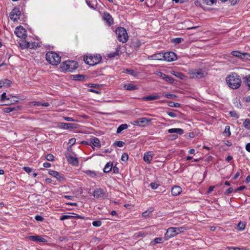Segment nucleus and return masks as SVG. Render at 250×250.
Wrapping results in <instances>:
<instances>
[{
	"label": "nucleus",
	"mask_w": 250,
	"mask_h": 250,
	"mask_svg": "<svg viewBox=\"0 0 250 250\" xmlns=\"http://www.w3.org/2000/svg\"><path fill=\"white\" fill-rule=\"evenodd\" d=\"M243 125L247 129H250V119L248 118L245 120Z\"/></svg>",
	"instance_id": "nucleus-34"
},
{
	"label": "nucleus",
	"mask_w": 250,
	"mask_h": 250,
	"mask_svg": "<svg viewBox=\"0 0 250 250\" xmlns=\"http://www.w3.org/2000/svg\"><path fill=\"white\" fill-rule=\"evenodd\" d=\"M205 1V3L208 5H211L213 4H214L215 2H216V0H204Z\"/></svg>",
	"instance_id": "nucleus-50"
},
{
	"label": "nucleus",
	"mask_w": 250,
	"mask_h": 250,
	"mask_svg": "<svg viewBox=\"0 0 250 250\" xmlns=\"http://www.w3.org/2000/svg\"><path fill=\"white\" fill-rule=\"evenodd\" d=\"M78 66V63L76 62L67 61L61 63V68L63 70L72 72L77 68Z\"/></svg>",
	"instance_id": "nucleus-5"
},
{
	"label": "nucleus",
	"mask_w": 250,
	"mask_h": 250,
	"mask_svg": "<svg viewBox=\"0 0 250 250\" xmlns=\"http://www.w3.org/2000/svg\"><path fill=\"white\" fill-rule=\"evenodd\" d=\"M73 124L66 123H61L59 124V127L63 129H68L73 128Z\"/></svg>",
	"instance_id": "nucleus-25"
},
{
	"label": "nucleus",
	"mask_w": 250,
	"mask_h": 250,
	"mask_svg": "<svg viewBox=\"0 0 250 250\" xmlns=\"http://www.w3.org/2000/svg\"><path fill=\"white\" fill-rule=\"evenodd\" d=\"M188 229L186 226H182L181 227H170L167 229V232L165 234L166 240H168L180 233L185 232Z\"/></svg>",
	"instance_id": "nucleus-2"
},
{
	"label": "nucleus",
	"mask_w": 250,
	"mask_h": 250,
	"mask_svg": "<svg viewBox=\"0 0 250 250\" xmlns=\"http://www.w3.org/2000/svg\"><path fill=\"white\" fill-rule=\"evenodd\" d=\"M240 59L245 61H250V54L248 53H242Z\"/></svg>",
	"instance_id": "nucleus-30"
},
{
	"label": "nucleus",
	"mask_w": 250,
	"mask_h": 250,
	"mask_svg": "<svg viewBox=\"0 0 250 250\" xmlns=\"http://www.w3.org/2000/svg\"><path fill=\"white\" fill-rule=\"evenodd\" d=\"M153 156V153L152 151H148L145 153L144 155V160L147 163L150 164Z\"/></svg>",
	"instance_id": "nucleus-13"
},
{
	"label": "nucleus",
	"mask_w": 250,
	"mask_h": 250,
	"mask_svg": "<svg viewBox=\"0 0 250 250\" xmlns=\"http://www.w3.org/2000/svg\"><path fill=\"white\" fill-rule=\"evenodd\" d=\"M128 159V155L127 153H124L122 154L121 159L123 161H126Z\"/></svg>",
	"instance_id": "nucleus-52"
},
{
	"label": "nucleus",
	"mask_w": 250,
	"mask_h": 250,
	"mask_svg": "<svg viewBox=\"0 0 250 250\" xmlns=\"http://www.w3.org/2000/svg\"><path fill=\"white\" fill-rule=\"evenodd\" d=\"M67 160L70 164L74 166H78L79 164L78 159L76 157L71 156H67Z\"/></svg>",
	"instance_id": "nucleus-23"
},
{
	"label": "nucleus",
	"mask_w": 250,
	"mask_h": 250,
	"mask_svg": "<svg viewBox=\"0 0 250 250\" xmlns=\"http://www.w3.org/2000/svg\"><path fill=\"white\" fill-rule=\"evenodd\" d=\"M244 82L249 87H250V74L244 78Z\"/></svg>",
	"instance_id": "nucleus-41"
},
{
	"label": "nucleus",
	"mask_w": 250,
	"mask_h": 250,
	"mask_svg": "<svg viewBox=\"0 0 250 250\" xmlns=\"http://www.w3.org/2000/svg\"><path fill=\"white\" fill-rule=\"evenodd\" d=\"M226 81L228 85L232 89L238 88L242 82L240 76L235 73H233L227 76Z\"/></svg>",
	"instance_id": "nucleus-1"
},
{
	"label": "nucleus",
	"mask_w": 250,
	"mask_h": 250,
	"mask_svg": "<svg viewBox=\"0 0 250 250\" xmlns=\"http://www.w3.org/2000/svg\"><path fill=\"white\" fill-rule=\"evenodd\" d=\"M23 169L28 173H30L32 171V169L27 167H24Z\"/></svg>",
	"instance_id": "nucleus-59"
},
{
	"label": "nucleus",
	"mask_w": 250,
	"mask_h": 250,
	"mask_svg": "<svg viewBox=\"0 0 250 250\" xmlns=\"http://www.w3.org/2000/svg\"><path fill=\"white\" fill-rule=\"evenodd\" d=\"M35 219H36V220L38 221H40V222H42L43 221L44 218L41 215H37L35 216Z\"/></svg>",
	"instance_id": "nucleus-56"
},
{
	"label": "nucleus",
	"mask_w": 250,
	"mask_h": 250,
	"mask_svg": "<svg viewBox=\"0 0 250 250\" xmlns=\"http://www.w3.org/2000/svg\"><path fill=\"white\" fill-rule=\"evenodd\" d=\"M190 77L192 79H201L205 77L206 75L203 70L192 69L189 71Z\"/></svg>",
	"instance_id": "nucleus-7"
},
{
	"label": "nucleus",
	"mask_w": 250,
	"mask_h": 250,
	"mask_svg": "<svg viewBox=\"0 0 250 250\" xmlns=\"http://www.w3.org/2000/svg\"><path fill=\"white\" fill-rule=\"evenodd\" d=\"M163 53H159L153 54L148 57V59L149 60H163Z\"/></svg>",
	"instance_id": "nucleus-16"
},
{
	"label": "nucleus",
	"mask_w": 250,
	"mask_h": 250,
	"mask_svg": "<svg viewBox=\"0 0 250 250\" xmlns=\"http://www.w3.org/2000/svg\"><path fill=\"white\" fill-rule=\"evenodd\" d=\"M119 41L123 43L126 42L128 40V35L126 30L122 27H118L115 31Z\"/></svg>",
	"instance_id": "nucleus-6"
},
{
	"label": "nucleus",
	"mask_w": 250,
	"mask_h": 250,
	"mask_svg": "<svg viewBox=\"0 0 250 250\" xmlns=\"http://www.w3.org/2000/svg\"><path fill=\"white\" fill-rule=\"evenodd\" d=\"M150 185L151 188L153 189H157L159 186V185L156 183H151Z\"/></svg>",
	"instance_id": "nucleus-54"
},
{
	"label": "nucleus",
	"mask_w": 250,
	"mask_h": 250,
	"mask_svg": "<svg viewBox=\"0 0 250 250\" xmlns=\"http://www.w3.org/2000/svg\"><path fill=\"white\" fill-rule=\"evenodd\" d=\"M146 233L145 231H139L135 234V236L136 238L144 237L146 236Z\"/></svg>",
	"instance_id": "nucleus-37"
},
{
	"label": "nucleus",
	"mask_w": 250,
	"mask_h": 250,
	"mask_svg": "<svg viewBox=\"0 0 250 250\" xmlns=\"http://www.w3.org/2000/svg\"><path fill=\"white\" fill-rule=\"evenodd\" d=\"M92 225L94 227H100L102 225V222L101 221L97 220V221H94L92 222Z\"/></svg>",
	"instance_id": "nucleus-51"
},
{
	"label": "nucleus",
	"mask_w": 250,
	"mask_h": 250,
	"mask_svg": "<svg viewBox=\"0 0 250 250\" xmlns=\"http://www.w3.org/2000/svg\"><path fill=\"white\" fill-rule=\"evenodd\" d=\"M119 51V49L118 48H116V50L115 52H114L113 53H109L108 54L107 56H108V57H109L110 58H113V57L118 55Z\"/></svg>",
	"instance_id": "nucleus-36"
},
{
	"label": "nucleus",
	"mask_w": 250,
	"mask_h": 250,
	"mask_svg": "<svg viewBox=\"0 0 250 250\" xmlns=\"http://www.w3.org/2000/svg\"><path fill=\"white\" fill-rule=\"evenodd\" d=\"M167 113L168 116L172 118H175L177 116V115L175 113L173 112L167 111Z\"/></svg>",
	"instance_id": "nucleus-55"
},
{
	"label": "nucleus",
	"mask_w": 250,
	"mask_h": 250,
	"mask_svg": "<svg viewBox=\"0 0 250 250\" xmlns=\"http://www.w3.org/2000/svg\"><path fill=\"white\" fill-rule=\"evenodd\" d=\"M184 41L182 38H176L172 40V42L175 43H180Z\"/></svg>",
	"instance_id": "nucleus-46"
},
{
	"label": "nucleus",
	"mask_w": 250,
	"mask_h": 250,
	"mask_svg": "<svg viewBox=\"0 0 250 250\" xmlns=\"http://www.w3.org/2000/svg\"><path fill=\"white\" fill-rule=\"evenodd\" d=\"M84 172L87 174V175H88L89 176H90L91 178H94L96 176V173H95V171H91V170H86V171H84Z\"/></svg>",
	"instance_id": "nucleus-33"
},
{
	"label": "nucleus",
	"mask_w": 250,
	"mask_h": 250,
	"mask_svg": "<svg viewBox=\"0 0 250 250\" xmlns=\"http://www.w3.org/2000/svg\"><path fill=\"white\" fill-rule=\"evenodd\" d=\"M151 119L146 117L141 118L138 119L136 121V125H137L141 126L144 123H148L151 121Z\"/></svg>",
	"instance_id": "nucleus-21"
},
{
	"label": "nucleus",
	"mask_w": 250,
	"mask_h": 250,
	"mask_svg": "<svg viewBox=\"0 0 250 250\" xmlns=\"http://www.w3.org/2000/svg\"><path fill=\"white\" fill-rule=\"evenodd\" d=\"M76 143V139L75 138H71L69 140L68 144L70 145V146H73Z\"/></svg>",
	"instance_id": "nucleus-58"
},
{
	"label": "nucleus",
	"mask_w": 250,
	"mask_h": 250,
	"mask_svg": "<svg viewBox=\"0 0 250 250\" xmlns=\"http://www.w3.org/2000/svg\"><path fill=\"white\" fill-rule=\"evenodd\" d=\"M123 88L127 90H135L138 89V87L136 85L131 83L125 84L123 85Z\"/></svg>",
	"instance_id": "nucleus-24"
},
{
	"label": "nucleus",
	"mask_w": 250,
	"mask_h": 250,
	"mask_svg": "<svg viewBox=\"0 0 250 250\" xmlns=\"http://www.w3.org/2000/svg\"><path fill=\"white\" fill-rule=\"evenodd\" d=\"M182 192V188L179 186H174L171 189V194L173 196H177Z\"/></svg>",
	"instance_id": "nucleus-22"
},
{
	"label": "nucleus",
	"mask_w": 250,
	"mask_h": 250,
	"mask_svg": "<svg viewBox=\"0 0 250 250\" xmlns=\"http://www.w3.org/2000/svg\"><path fill=\"white\" fill-rule=\"evenodd\" d=\"M5 86H9L11 84V82L8 79H3Z\"/></svg>",
	"instance_id": "nucleus-64"
},
{
	"label": "nucleus",
	"mask_w": 250,
	"mask_h": 250,
	"mask_svg": "<svg viewBox=\"0 0 250 250\" xmlns=\"http://www.w3.org/2000/svg\"><path fill=\"white\" fill-rule=\"evenodd\" d=\"M86 144L89 145H92L93 146L97 147H100L101 146L99 139L96 137H93L91 138L89 140V143Z\"/></svg>",
	"instance_id": "nucleus-15"
},
{
	"label": "nucleus",
	"mask_w": 250,
	"mask_h": 250,
	"mask_svg": "<svg viewBox=\"0 0 250 250\" xmlns=\"http://www.w3.org/2000/svg\"><path fill=\"white\" fill-rule=\"evenodd\" d=\"M123 72L124 73H127V74H129L132 76H135L136 75V73L134 72V71L132 69H124V70L123 71Z\"/></svg>",
	"instance_id": "nucleus-38"
},
{
	"label": "nucleus",
	"mask_w": 250,
	"mask_h": 250,
	"mask_svg": "<svg viewBox=\"0 0 250 250\" xmlns=\"http://www.w3.org/2000/svg\"><path fill=\"white\" fill-rule=\"evenodd\" d=\"M163 60L167 62H172L177 59L176 54L173 52H167L163 53Z\"/></svg>",
	"instance_id": "nucleus-8"
},
{
	"label": "nucleus",
	"mask_w": 250,
	"mask_h": 250,
	"mask_svg": "<svg viewBox=\"0 0 250 250\" xmlns=\"http://www.w3.org/2000/svg\"><path fill=\"white\" fill-rule=\"evenodd\" d=\"M237 227L240 230H242L245 228V224L241 222H240L237 225Z\"/></svg>",
	"instance_id": "nucleus-48"
},
{
	"label": "nucleus",
	"mask_w": 250,
	"mask_h": 250,
	"mask_svg": "<svg viewBox=\"0 0 250 250\" xmlns=\"http://www.w3.org/2000/svg\"><path fill=\"white\" fill-rule=\"evenodd\" d=\"M128 128L127 124H122L117 129V133H120L123 130L126 129Z\"/></svg>",
	"instance_id": "nucleus-29"
},
{
	"label": "nucleus",
	"mask_w": 250,
	"mask_h": 250,
	"mask_svg": "<svg viewBox=\"0 0 250 250\" xmlns=\"http://www.w3.org/2000/svg\"><path fill=\"white\" fill-rule=\"evenodd\" d=\"M31 104L34 106H43L46 107L49 106L50 105V104L47 102L42 103L37 101L32 102Z\"/></svg>",
	"instance_id": "nucleus-28"
},
{
	"label": "nucleus",
	"mask_w": 250,
	"mask_h": 250,
	"mask_svg": "<svg viewBox=\"0 0 250 250\" xmlns=\"http://www.w3.org/2000/svg\"><path fill=\"white\" fill-rule=\"evenodd\" d=\"M85 1L86 4L90 8L95 9V7H94V4L91 3V2L90 1H88V0H85Z\"/></svg>",
	"instance_id": "nucleus-57"
},
{
	"label": "nucleus",
	"mask_w": 250,
	"mask_h": 250,
	"mask_svg": "<svg viewBox=\"0 0 250 250\" xmlns=\"http://www.w3.org/2000/svg\"><path fill=\"white\" fill-rule=\"evenodd\" d=\"M48 173L49 175L56 178L59 181H62L64 180V178L63 175L58 171L49 170Z\"/></svg>",
	"instance_id": "nucleus-12"
},
{
	"label": "nucleus",
	"mask_w": 250,
	"mask_h": 250,
	"mask_svg": "<svg viewBox=\"0 0 250 250\" xmlns=\"http://www.w3.org/2000/svg\"><path fill=\"white\" fill-rule=\"evenodd\" d=\"M125 143L123 141H116L114 143V145L118 147H122L123 146Z\"/></svg>",
	"instance_id": "nucleus-49"
},
{
	"label": "nucleus",
	"mask_w": 250,
	"mask_h": 250,
	"mask_svg": "<svg viewBox=\"0 0 250 250\" xmlns=\"http://www.w3.org/2000/svg\"><path fill=\"white\" fill-rule=\"evenodd\" d=\"M21 12L18 8H14L10 14V17L11 20L17 21L20 19Z\"/></svg>",
	"instance_id": "nucleus-10"
},
{
	"label": "nucleus",
	"mask_w": 250,
	"mask_h": 250,
	"mask_svg": "<svg viewBox=\"0 0 250 250\" xmlns=\"http://www.w3.org/2000/svg\"><path fill=\"white\" fill-rule=\"evenodd\" d=\"M0 100L1 101H5V100H9L10 97H7L6 96V94L5 92L3 93L0 97Z\"/></svg>",
	"instance_id": "nucleus-44"
},
{
	"label": "nucleus",
	"mask_w": 250,
	"mask_h": 250,
	"mask_svg": "<svg viewBox=\"0 0 250 250\" xmlns=\"http://www.w3.org/2000/svg\"><path fill=\"white\" fill-rule=\"evenodd\" d=\"M242 53L238 51H233L231 52V54L235 57L237 58H241Z\"/></svg>",
	"instance_id": "nucleus-42"
},
{
	"label": "nucleus",
	"mask_w": 250,
	"mask_h": 250,
	"mask_svg": "<svg viewBox=\"0 0 250 250\" xmlns=\"http://www.w3.org/2000/svg\"><path fill=\"white\" fill-rule=\"evenodd\" d=\"M163 96L168 99H174L177 97L175 95L170 94V93H166L163 95Z\"/></svg>",
	"instance_id": "nucleus-40"
},
{
	"label": "nucleus",
	"mask_w": 250,
	"mask_h": 250,
	"mask_svg": "<svg viewBox=\"0 0 250 250\" xmlns=\"http://www.w3.org/2000/svg\"><path fill=\"white\" fill-rule=\"evenodd\" d=\"M101 59L102 57L100 55H89L88 56H85L83 57L84 62L86 64L90 65H94L98 64L100 62Z\"/></svg>",
	"instance_id": "nucleus-4"
},
{
	"label": "nucleus",
	"mask_w": 250,
	"mask_h": 250,
	"mask_svg": "<svg viewBox=\"0 0 250 250\" xmlns=\"http://www.w3.org/2000/svg\"><path fill=\"white\" fill-rule=\"evenodd\" d=\"M184 133V130L181 128H176L175 133L182 135Z\"/></svg>",
	"instance_id": "nucleus-60"
},
{
	"label": "nucleus",
	"mask_w": 250,
	"mask_h": 250,
	"mask_svg": "<svg viewBox=\"0 0 250 250\" xmlns=\"http://www.w3.org/2000/svg\"><path fill=\"white\" fill-rule=\"evenodd\" d=\"M103 18L109 26L113 24V19L108 13L104 12L103 14Z\"/></svg>",
	"instance_id": "nucleus-14"
},
{
	"label": "nucleus",
	"mask_w": 250,
	"mask_h": 250,
	"mask_svg": "<svg viewBox=\"0 0 250 250\" xmlns=\"http://www.w3.org/2000/svg\"><path fill=\"white\" fill-rule=\"evenodd\" d=\"M73 79L77 81H82L84 79V76L83 75H75L73 76Z\"/></svg>",
	"instance_id": "nucleus-35"
},
{
	"label": "nucleus",
	"mask_w": 250,
	"mask_h": 250,
	"mask_svg": "<svg viewBox=\"0 0 250 250\" xmlns=\"http://www.w3.org/2000/svg\"><path fill=\"white\" fill-rule=\"evenodd\" d=\"M93 195L94 197L98 198H104L105 196V192L104 189L101 188H97L93 191Z\"/></svg>",
	"instance_id": "nucleus-11"
},
{
	"label": "nucleus",
	"mask_w": 250,
	"mask_h": 250,
	"mask_svg": "<svg viewBox=\"0 0 250 250\" xmlns=\"http://www.w3.org/2000/svg\"><path fill=\"white\" fill-rule=\"evenodd\" d=\"M161 96L158 94L152 95L148 96H145L142 98V100L145 101H152L159 99Z\"/></svg>",
	"instance_id": "nucleus-20"
},
{
	"label": "nucleus",
	"mask_w": 250,
	"mask_h": 250,
	"mask_svg": "<svg viewBox=\"0 0 250 250\" xmlns=\"http://www.w3.org/2000/svg\"><path fill=\"white\" fill-rule=\"evenodd\" d=\"M223 134L227 137H229L230 136L231 132L230 131V126L229 125H226L225 126Z\"/></svg>",
	"instance_id": "nucleus-31"
},
{
	"label": "nucleus",
	"mask_w": 250,
	"mask_h": 250,
	"mask_svg": "<svg viewBox=\"0 0 250 250\" xmlns=\"http://www.w3.org/2000/svg\"><path fill=\"white\" fill-rule=\"evenodd\" d=\"M154 211V208H149L147 210L144 211L142 214V216L143 217L145 218H146L148 217L150 215V214Z\"/></svg>",
	"instance_id": "nucleus-26"
},
{
	"label": "nucleus",
	"mask_w": 250,
	"mask_h": 250,
	"mask_svg": "<svg viewBox=\"0 0 250 250\" xmlns=\"http://www.w3.org/2000/svg\"><path fill=\"white\" fill-rule=\"evenodd\" d=\"M45 159L49 161H53L54 156L52 154H48L45 156Z\"/></svg>",
	"instance_id": "nucleus-47"
},
{
	"label": "nucleus",
	"mask_w": 250,
	"mask_h": 250,
	"mask_svg": "<svg viewBox=\"0 0 250 250\" xmlns=\"http://www.w3.org/2000/svg\"><path fill=\"white\" fill-rule=\"evenodd\" d=\"M20 109L19 106H12L9 107H6L2 108V111L6 113H10L14 111H18Z\"/></svg>",
	"instance_id": "nucleus-18"
},
{
	"label": "nucleus",
	"mask_w": 250,
	"mask_h": 250,
	"mask_svg": "<svg viewBox=\"0 0 250 250\" xmlns=\"http://www.w3.org/2000/svg\"><path fill=\"white\" fill-rule=\"evenodd\" d=\"M158 76L161 78L162 79L170 83H172L174 82V80L172 77L167 75L162 72H159L158 73Z\"/></svg>",
	"instance_id": "nucleus-17"
},
{
	"label": "nucleus",
	"mask_w": 250,
	"mask_h": 250,
	"mask_svg": "<svg viewBox=\"0 0 250 250\" xmlns=\"http://www.w3.org/2000/svg\"><path fill=\"white\" fill-rule=\"evenodd\" d=\"M113 167V163H107L104 167V171L105 173H108L109 171H110L112 169V168Z\"/></svg>",
	"instance_id": "nucleus-27"
},
{
	"label": "nucleus",
	"mask_w": 250,
	"mask_h": 250,
	"mask_svg": "<svg viewBox=\"0 0 250 250\" xmlns=\"http://www.w3.org/2000/svg\"><path fill=\"white\" fill-rule=\"evenodd\" d=\"M26 33V30L21 26L17 27L15 30L16 36L20 38L25 39L27 37Z\"/></svg>",
	"instance_id": "nucleus-9"
},
{
	"label": "nucleus",
	"mask_w": 250,
	"mask_h": 250,
	"mask_svg": "<svg viewBox=\"0 0 250 250\" xmlns=\"http://www.w3.org/2000/svg\"><path fill=\"white\" fill-rule=\"evenodd\" d=\"M228 250H246V249L238 247H232L229 248Z\"/></svg>",
	"instance_id": "nucleus-62"
},
{
	"label": "nucleus",
	"mask_w": 250,
	"mask_h": 250,
	"mask_svg": "<svg viewBox=\"0 0 250 250\" xmlns=\"http://www.w3.org/2000/svg\"><path fill=\"white\" fill-rule=\"evenodd\" d=\"M63 119L66 121H68V122H74L75 121V120L72 118H71V117H63Z\"/></svg>",
	"instance_id": "nucleus-61"
},
{
	"label": "nucleus",
	"mask_w": 250,
	"mask_h": 250,
	"mask_svg": "<svg viewBox=\"0 0 250 250\" xmlns=\"http://www.w3.org/2000/svg\"><path fill=\"white\" fill-rule=\"evenodd\" d=\"M229 114L231 117L238 118V114L234 111H231L229 112Z\"/></svg>",
	"instance_id": "nucleus-53"
},
{
	"label": "nucleus",
	"mask_w": 250,
	"mask_h": 250,
	"mask_svg": "<svg viewBox=\"0 0 250 250\" xmlns=\"http://www.w3.org/2000/svg\"><path fill=\"white\" fill-rule=\"evenodd\" d=\"M46 60L50 64L58 65L61 61V57L54 52H48L46 54Z\"/></svg>",
	"instance_id": "nucleus-3"
},
{
	"label": "nucleus",
	"mask_w": 250,
	"mask_h": 250,
	"mask_svg": "<svg viewBox=\"0 0 250 250\" xmlns=\"http://www.w3.org/2000/svg\"><path fill=\"white\" fill-rule=\"evenodd\" d=\"M27 238L36 242H45L46 241L45 238L42 237L40 235L29 236L27 237Z\"/></svg>",
	"instance_id": "nucleus-19"
},
{
	"label": "nucleus",
	"mask_w": 250,
	"mask_h": 250,
	"mask_svg": "<svg viewBox=\"0 0 250 250\" xmlns=\"http://www.w3.org/2000/svg\"><path fill=\"white\" fill-rule=\"evenodd\" d=\"M246 188V187L245 186H241V187L237 188L235 190V192H238L239 190H244V189H245Z\"/></svg>",
	"instance_id": "nucleus-63"
},
{
	"label": "nucleus",
	"mask_w": 250,
	"mask_h": 250,
	"mask_svg": "<svg viewBox=\"0 0 250 250\" xmlns=\"http://www.w3.org/2000/svg\"><path fill=\"white\" fill-rule=\"evenodd\" d=\"M168 105L170 107H179L181 106V104L178 103H174L173 102H169Z\"/></svg>",
	"instance_id": "nucleus-43"
},
{
	"label": "nucleus",
	"mask_w": 250,
	"mask_h": 250,
	"mask_svg": "<svg viewBox=\"0 0 250 250\" xmlns=\"http://www.w3.org/2000/svg\"><path fill=\"white\" fill-rule=\"evenodd\" d=\"M71 218H73V215H64L62 216L60 218V220L63 221V220H66V219H71Z\"/></svg>",
	"instance_id": "nucleus-45"
},
{
	"label": "nucleus",
	"mask_w": 250,
	"mask_h": 250,
	"mask_svg": "<svg viewBox=\"0 0 250 250\" xmlns=\"http://www.w3.org/2000/svg\"><path fill=\"white\" fill-rule=\"evenodd\" d=\"M172 74L180 79H183L184 77V75L182 73L179 72L173 71Z\"/></svg>",
	"instance_id": "nucleus-39"
},
{
	"label": "nucleus",
	"mask_w": 250,
	"mask_h": 250,
	"mask_svg": "<svg viewBox=\"0 0 250 250\" xmlns=\"http://www.w3.org/2000/svg\"><path fill=\"white\" fill-rule=\"evenodd\" d=\"M162 238L160 237L156 238L153 239V241H152L150 243V245L151 246H154L156 244L161 243H162Z\"/></svg>",
	"instance_id": "nucleus-32"
}]
</instances>
